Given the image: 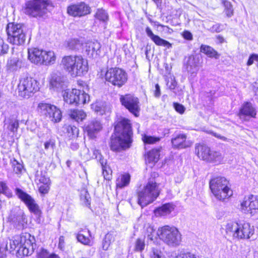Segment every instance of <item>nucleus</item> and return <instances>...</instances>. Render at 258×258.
<instances>
[{
	"instance_id": "11",
	"label": "nucleus",
	"mask_w": 258,
	"mask_h": 258,
	"mask_svg": "<svg viewBox=\"0 0 258 258\" xmlns=\"http://www.w3.org/2000/svg\"><path fill=\"white\" fill-rule=\"evenodd\" d=\"M105 78L106 80L112 85L120 88L126 82L127 75L121 69L112 68L107 71Z\"/></svg>"
},
{
	"instance_id": "4",
	"label": "nucleus",
	"mask_w": 258,
	"mask_h": 258,
	"mask_svg": "<svg viewBox=\"0 0 258 258\" xmlns=\"http://www.w3.org/2000/svg\"><path fill=\"white\" fill-rule=\"evenodd\" d=\"M157 175L156 173L152 174L146 185L137 192L138 203L142 208L152 203L159 195L160 190L155 179Z\"/></svg>"
},
{
	"instance_id": "32",
	"label": "nucleus",
	"mask_w": 258,
	"mask_h": 258,
	"mask_svg": "<svg viewBox=\"0 0 258 258\" xmlns=\"http://www.w3.org/2000/svg\"><path fill=\"white\" fill-rule=\"evenodd\" d=\"M43 59L42 65L50 66L55 63L56 56L53 51L44 50Z\"/></svg>"
},
{
	"instance_id": "58",
	"label": "nucleus",
	"mask_w": 258,
	"mask_h": 258,
	"mask_svg": "<svg viewBox=\"0 0 258 258\" xmlns=\"http://www.w3.org/2000/svg\"><path fill=\"white\" fill-rule=\"evenodd\" d=\"M254 60L258 61V55L256 54H252L250 55L248 59L247 65L251 66L253 64Z\"/></svg>"
},
{
	"instance_id": "9",
	"label": "nucleus",
	"mask_w": 258,
	"mask_h": 258,
	"mask_svg": "<svg viewBox=\"0 0 258 258\" xmlns=\"http://www.w3.org/2000/svg\"><path fill=\"white\" fill-rule=\"evenodd\" d=\"M39 89L38 82L34 78L26 76L20 79L17 90L19 96L28 99Z\"/></svg>"
},
{
	"instance_id": "33",
	"label": "nucleus",
	"mask_w": 258,
	"mask_h": 258,
	"mask_svg": "<svg viewBox=\"0 0 258 258\" xmlns=\"http://www.w3.org/2000/svg\"><path fill=\"white\" fill-rule=\"evenodd\" d=\"M223 159V156L221 153L215 151H210L209 156L208 157L206 162L219 164Z\"/></svg>"
},
{
	"instance_id": "52",
	"label": "nucleus",
	"mask_w": 258,
	"mask_h": 258,
	"mask_svg": "<svg viewBox=\"0 0 258 258\" xmlns=\"http://www.w3.org/2000/svg\"><path fill=\"white\" fill-rule=\"evenodd\" d=\"M9 50V45L5 43L0 37V55L7 53Z\"/></svg>"
},
{
	"instance_id": "21",
	"label": "nucleus",
	"mask_w": 258,
	"mask_h": 258,
	"mask_svg": "<svg viewBox=\"0 0 258 258\" xmlns=\"http://www.w3.org/2000/svg\"><path fill=\"white\" fill-rule=\"evenodd\" d=\"M67 77L60 73H53L51 75L50 84L51 86L56 89H61L67 87Z\"/></svg>"
},
{
	"instance_id": "40",
	"label": "nucleus",
	"mask_w": 258,
	"mask_h": 258,
	"mask_svg": "<svg viewBox=\"0 0 258 258\" xmlns=\"http://www.w3.org/2000/svg\"><path fill=\"white\" fill-rule=\"evenodd\" d=\"M100 43L98 41H94L89 43L87 51H88L89 53L91 51L92 55H93L95 53L98 54L99 52H100Z\"/></svg>"
},
{
	"instance_id": "43",
	"label": "nucleus",
	"mask_w": 258,
	"mask_h": 258,
	"mask_svg": "<svg viewBox=\"0 0 258 258\" xmlns=\"http://www.w3.org/2000/svg\"><path fill=\"white\" fill-rule=\"evenodd\" d=\"M67 132L70 134V137H71L72 138H75L78 137L79 130L74 125H69L67 127Z\"/></svg>"
},
{
	"instance_id": "41",
	"label": "nucleus",
	"mask_w": 258,
	"mask_h": 258,
	"mask_svg": "<svg viewBox=\"0 0 258 258\" xmlns=\"http://www.w3.org/2000/svg\"><path fill=\"white\" fill-rule=\"evenodd\" d=\"M152 41L158 46H166L168 48L171 47V44L168 41L162 39L157 35Z\"/></svg>"
},
{
	"instance_id": "7",
	"label": "nucleus",
	"mask_w": 258,
	"mask_h": 258,
	"mask_svg": "<svg viewBox=\"0 0 258 258\" xmlns=\"http://www.w3.org/2000/svg\"><path fill=\"white\" fill-rule=\"evenodd\" d=\"M157 234L159 238L170 247H176L181 241V235L174 226L165 225L158 229Z\"/></svg>"
},
{
	"instance_id": "45",
	"label": "nucleus",
	"mask_w": 258,
	"mask_h": 258,
	"mask_svg": "<svg viewBox=\"0 0 258 258\" xmlns=\"http://www.w3.org/2000/svg\"><path fill=\"white\" fill-rule=\"evenodd\" d=\"M0 193H3L8 197H11L12 194L10 189L4 181H0Z\"/></svg>"
},
{
	"instance_id": "37",
	"label": "nucleus",
	"mask_w": 258,
	"mask_h": 258,
	"mask_svg": "<svg viewBox=\"0 0 258 258\" xmlns=\"http://www.w3.org/2000/svg\"><path fill=\"white\" fill-rule=\"evenodd\" d=\"M95 18L106 24L109 20V16L106 11L102 9H98L95 14Z\"/></svg>"
},
{
	"instance_id": "62",
	"label": "nucleus",
	"mask_w": 258,
	"mask_h": 258,
	"mask_svg": "<svg viewBox=\"0 0 258 258\" xmlns=\"http://www.w3.org/2000/svg\"><path fill=\"white\" fill-rule=\"evenodd\" d=\"M146 32L148 36L152 40L157 36L153 33L152 31L149 27L146 28Z\"/></svg>"
},
{
	"instance_id": "61",
	"label": "nucleus",
	"mask_w": 258,
	"mask_h": 258,
	"mask_svg": "<svg viewBox=\"0 0 258 258\" xmlns=\"http://www.w3.org/2000/svg\"><path fill=\"white\" fill-rule=\"evenodd\" d=\"M183 37L187 40H192L193 39L192 34L188 31H184L182 33Z\"/></svg>"
},
{
	"instance_id": "31",
	"label": "nucleus",
	"mask_w": 258,
	"mask_h": 258,
	"mask_svg": "<svg viewBox=\"0 0 258 258\" xmlns=\"http://www.w3.org/2000/svg\"><path fill=\"white\" fill-rule=\"evenodd\" d=\"M174 210L173 205L170 203L163 205L155 210L156 215L165 216L170 214Z\"/></svg>"
},
{
	"instance_id": "59",
	"label": "nucleus",
	"mask_w": 258,
	"mask_h": 258,
	"mask_svg": "<svg viewBox=\"0 0 258 258\" xmlns=\"http://www.w3.org/2000/svg\"><path fill=\"white\" fill-rule=\"evenodd\" d=\"M49 254L46 250L43 249L38 253L37 258H48Z\"/></svg>"
},
{
	"instance_id": "18",
	"label": "nucleus",
	"mask_w": 258,
	"mask_h": 258,
	"mask_svg": "<svg viewBox=\"0 0 258 258\" xmlns=\"http://www.w3.org/2000/svg\"><path fill=\"white\" fill-rule=\"evenodd\" d=\"M256 115L255 107L249 102H244L241 105L238 114L239 118L244 121H248L250 118H254Z\"/></svg>"
},
{
	"instance_id": "24",
	"label": "nucleus",
	"mask_w": 258,
	"mask_h": 258,
	"mask_svg": "<svg viewBox=\"0 0 258 258\" xmlns=\"http://www.w3.org/2000/svg\"><path fill=\"white\" fill-rule=\"evenodd\" d=\"M102 128V124L100 120L93 119L86 126V131L90 138L93 139Z\"/></svg>"
},
{
	"instance_id": "19",
	"label": "nucleus",
	"mask_w": 258,
	"mask_h": 258,
	"mask_svg": "<svg viewBox=\"0 0 258 258\" xmlns=\"http://www.w3.org/2000/svg\"><path fill=\"white\" fill-rule=\"evenodd\" d=\"M254 233V228L249 223H239L238 230L235 233V238L239 239H249Z\"/></svg>"
},
{
	"instance_id": "22",
	"label": "nucleus",
	"mask_w": 258,
	"mask_h": 258,
	"mask_svg": "<svg viewBox=\"0 0 258 258\" xmlns=\"http://www.w3.org/2000/svg\"><path fill=\"white\" fill-rule=\"evenodd\" d=\"M185 134H178L171 139V143L173 148L185 149L191 146L192 143L186 140Z\"/></svg>"
},
{
	"instance_id": "39",
	"label": "nucleus",
	"mask_w": 258,
	"mask_h": 258,
	"mask_svg": "<svg viewBox=\"0 0 258 258\" xmlns=\"http://www.w3.org/2000/svg\"><path fill=\"white\" fill-rule=\"evenodd\" d=\"M114 241V237L112 233H108L105 236L102 242V248L104 250H107L110 244Z\"/></svg>"
},
{
	"instance_id": "50",
	"label": "nucleus",
	"mask_w": 258,
	"mask_h": 258,
	"mask_svg": "<svg viewBox=\"0 0 258 258\" xmlns=\"http://www.w3.org/2000/svg\"><path fill=\"white\" fill-rule=\"evenodd\" d=\"M81 199L86 206L90 205V197L87 191H84L81 193Z\"/></svg>"
},
{
	"instance_id": "8",
	"label": "nucleus",
	"mask_w": 258,
	"mask_h": 258,
	"mask_svg": "<svg viewBox=\"0 0 258 258\" xmlns=\"http://www.w3.org/2000/svg\"><path fill=\"white\" fill-rule=\"evenodd\" d=\"M228 183V180L224 177L218 176L211 179L209 183L210 188L217 200H224L232 195Z\"/></svg>"
},
{
	"instance_id": "15",
	"label": "nucleus",
	"mask_w": 258,
	"mask_h": 258,
	"mask_svg": "<svg viewBox=\"0 0 258 258\" xmlns=\"http://www.w3.org/2000/svg\"><path fill=\"white\" fill-rule=\"evenodd\" d=\"M9 221L16 229L22 230L27 226V220L24 212L20 209L11 211Z\"/></svg>"
},
{
	"instance_id": "1",
	"label": "nucleus",
	"mask_w": 258,
	"mask_h": 258,
	"mask_svg": "<svg viewBox=\"0 0 258 258\" xmlns=\"http://www.w3.org/2000/svg\"><path fill=\"white\" fill-rule=\"evenodd\" d=\"M35 241L34 237L28 233L15 235L9 239V243L0 245V258H6V250L10 252L15 250L17 256L21 257L31 255L36 246Z\"/></svg>"
},
{
	"instance_id": "20",
	"label": "nucleus",
	"mask_w": 258,
	"mask_h": 258,
	"mask_svg": "<svg viewBox=\"0 0 258 258\" xmlns=\"http://www.w3.org/2000/svg\"><path fill=\"white\" fill-rule=\"evenodd\" d=\"M44 50L38 48H31L28 49V58L30 61L37 65H42Z\"/></svg>"
},
{
	"instance_id": "63",
	"label": "nucleus",
	"mask_w": 258,
	"mask_h": 258,
	"mask_svg": "<svg viewBox=\"0 0 258 258\" xmlns=\"http://www.w3.org/2000/svg\"><path fill=\"white\" fill-rule=\"evenodd\" d=\"M155 96L156 97H159L160 96V86L158 84H156L155 85Z\"/></svg>"
},
{
	"instance_id": "36",
	"label": "nucleus",
	"mask_w": 258,
	"mask_h": 258,
	"mask_svg": "<svg viewBox=\"0 0 258 258\" xmlns=\"http://www.w3.org/2000/svg\"><path fill=\"white\" fill-rule=\"evenodd\" d=\"M130 175L129 174H124L121 175L116 180V186L118 188H123L127 186L130 181Z\"/></svg>"
},
{
	"instance_id": "25",
	"label": "nucleus",
	"mask_w": 258,
	"mask_h": 258,
	"mask_svg": "<svg viewBox=\"0 0 258 258\" xmlns=\"http://www.w3.org/2000/svg\"><path fill=\"white\" fill-rule=\"evenodd\" d=\"M210 149L205 144H196L195 145V153L201 159L206 161L210 153Z\"/></svg>"
},
{
	"instance_id": "13",
	"label": "nucleus",
	"mask_w": 258,
	"mask_h": 258,
	"mask_svg": "<svg viewBox=\"0 0 258 258\" xmlns=\"http://www.w3.org/2000/svg\"><path fill=\"white\" fill-rule=\"evenodd\" d=\"M119 101L122 106L135 116L139 115L140 102L138 97L131 94L119 95Z\"/></svg>"
},
{
	"instance_id": "29",
	"label": "nucleus",
	"mask_w": 258,
	"mask_h": 258,
	"mask_svg": "<svg viewBox=\"0 0 258 258\" xmlns=\"http://www.w3.org/2000/svg\"><path fill=\"white\" fill-rule=\"evenodd\" d=\"M70 117L76 121H82L86 117V113L83 110L71 109L69 111Z\"/></svg>"
},
{
	"instance_id": "47",
	"label": "nucleus",
	"mask_w": 258,
	"mask_h": 258,
	"mask_svg": "<svg viewBox=\"0 0 258 258\" xmlns=\"http://www.w3.org/2000/svg\"><path fill=\"white\" fill-rule=\"evenodd\" d=\"M19 127V122L17 120H11L7 126V129L14 133L17 131Z\"/></svg>"
},
{
	"instance_id": "46",
	"label": "nucleus",
	"mask_w": 258,
	"mask_h": 258,
	"mask_svg": "<svg viewBox=\"0 0 258 258\" xmlns=\"http://www.w3.org/2000/svg\"><path fill=\"white\" fill-rule=\"evenodd\" d=\"M77 238L78 241L84 245H90L91 240L90 238L82 233H79L77 235Z\"/></svg>"
},
{
	"instance_id": "10",
	"label": "nucleus",
	"mask_w": 258,
	"mask_h": 258,
	"mask_svg": "<svg viewBox=\"0 0 258 258\" xmlns=\"http://www.w3.org/2000/svg\"><path fill=\"white\" fill-rule=\"evenodd\" d=\"M64 101L70 104L79 105L84 104L89 101V96L84 91L73 89L72 90H66L63 92Z\"/></svg>"
},
{
	"instance_id": "34",
	"label": "nucleus",
	"mask_w": 258,
	"mask_h": 258,
	"mask_svg": "<svg viewBox=\"0 0 258 258\" xmlns=\"http://www.w3.org/2000/svg\"><path fill=\"white\" fill-rule=\"evenodd\" d=\"M239 224V223L235 221H228L225 226L226 233L235 238V233H237V231L238 230Z\"/></svg>"
},
{
	"instance_id": "2",
	"label": "nucleus",
	"mask_w": 258,
	"mask_h": 258,
	"mask_svg": "<svg viewBox=\"0 0 258 258\" xmlns=\"http://www.w3.org/2000/svg\"><path fill=\"white\" fill-rule=\"evenodd\" d=\"M133 132L131 121L121 118L114 127V135L111 138L110 148L114 151H119L128 148L132 142Z\"/></svg>"
},
{
	"instance_id": "49",
	"label": "nucleus",
	"mask_w": 258,
	"mask_h": 258,
	"mask_svg": "<svg viewBox=\"0 0 258 258\" xmlns=\"http://www.w3.org/2000/svg\"><path fill=\"white\" fill-rule=\"evenodd\" d=\"M80 46V42L77 39H71L68 41V47L71 50H75L78 49Z\"/></svg>"
},
{
	"instance_id": "64",
	"label": "nucleus",
	"mask_w": 258,
	"mask_h": 258,
	"mask_svg": "<svg viewBox=\"0 0 258 258\" xmlns=\"http://www.w3.org/2000/svg\"><path fill=\"white\" fill-rule=\"evenodd\" d=\"M64 237L60 236L59 239L58 247L60 249H62L64 247Z\"/></svg>"
},
{
	"instance_id": "42",
	"label": "nucleus",
	"mask_w": 258,
	"mask_h": 258,
	"mask_svg": "<svg viewBox=\"0 0 258 258\" xmlns=\"http://www.w3.org/2000/svg\"><path fill=\"white\" fill-rule=\"evenodd\" d=\"M142 140L145 144H153L159 142L160 140V138L144 135Z\"/></svg>"
},
{
	"instance_id": "53",
	"label": "nucleus",
	"mask_w": 258,
	"mask_h": 258,
	"mask_svg": "<svg viewBox=\"0 0 258 258\" xmlns=\"http://www.w3.org/2000/svg\"><path fill=\"white\" fill-rule=\"evenodd\" d=\"M39 187V191L43 194H47L49 190L50 183H42Z\"/></svg>"
},
{
	"instance_id": "30",
	"label": "nucleus",
	"mask_w": 258,
	"mask_h": 258,
	"mask_svg": "<svg viewBox=\"0 0 258 258\" xmlns=\"http://www.w3.org/2000/svg\"><path fill=\"white\" fill-rule=\"evenodd\" d=\"M160 149H153L149 151L146 156V161L149 163H155L159 159Z\"/></svg>"
},
{
	"instance_id": "35",
	"label": "nucleus",
	"mask_w": 258,
	"mask_h": 258,
	"mask_svg": "<svg viewBox=\"0 0 258 258\" xmlns=\"http://www.w3.org/2000/svg\"><path fill=\"white\" fill-rule=\"evenodd\" d=\"M200 51L201 52L206 54L210 57L218 58L219 57V54L218 52L212 47L208 45H202L200 48Z\"/></svg>"
},
{
	"instance_id": "17",
	"label": "nucleus",
	"mask_w": 258,
	"mask_h": 258,
	"mask_svg": "<svg viewBox=\"0 0 258 258\" xmlns=\"http://www.w3.org/2000/svg\"><path fill=\"white\" fill-rule=\"evenodd\" d=\"M68 13L73 17H81L91 13V8L84 2H80L70 6L68 8Z\"/></svg>"
},
{
	"instance_id": "38",
	"label": "nucleus",
	"mask_w": 258,
	"mask_h": 258,
	"mask_svg": "<svg viewBox=\"0 0 258 258\" xmlns=\"http://www.w3.org/2000/svg\"><path fill=\"white\" fill-rule=\"evenodd\" d=\"M36 180L40 183H50V180L45 171H37L35 174Z\"/></svg>"
},
{
	"instance_id": "55",
	"label": "nucleus",
	"mask_w": 258,
	"mask_h": 258,
	"mask_svg": "<svg viewBox=\"0 0 258 258\" xmlns=\"http://www.w3.org/2000/svg\"><path fill=\"white\" fill-rule=\"evenodd\" d=\"M175 258H198L191 252L182 253L177 255Z\"/></svg>"
},
{
	"instance_id": "60",
	"label": "nucleus",
	"mask_w": 258,
	"mask_h": 258,
	"mask_svg": "<svg viewBox=\"0 0 258 258\" xmlns=\"http://www.w3.org/2000/svg\"><path fill=\"white\" fill-rule=\"evenodd\" d=\"M167 85L170 90H173L175 89L177 85V82L174 79L171 78L170 80H169V81L167 82Z\"/></svg>"
},
{
	"instance_id": "6",
	"label": "nucleus",
	"mask_w": 258,
	"mask_h": 258,
	"mask_svg": "<svg viewBox=\"0 0 258 258\" xmlns=\"http://www.w3.org/2000/svg\"><path fill=\"white\" fill-rule=\"evenodd\" d=\"M8 41L16 45L23 44L26 40L27 28L20 23H9L6 27Z\"/></svg>"
},
{
	"instance_id": "48",
	"label": "nucleus",
	"mask_w": 258,
	"mask_h": 258,
	"mask_svg": "<svg viewBox=\"0 0 258 258\" xmlns=\"http://www.w3.org/2000/svg\"><path fill=\"white\" fill-rule=\"evenodd\" d=\"M145 244L144 239L138 238L135 242V250L138 251H142L145 248Z\"/></svg>"
},
{
	"instance_id": "5",
	"label": "nucleus",
	"mask_w": 258,
	"mask_h": 258,
	"mask_svg": "<svg viewBox=\"0 0 258 258\" xmlns=\"http://www.w3.org/2000/svg\"><path fill=\"white\" fill-rule=\"evenodd\" d=\"M50 7H53L50 0H31L25 4L24 13L30 17L42 19L46 17Z\"/></svg>"
},
{
	"instance_id": "16",
	"label": "nucleus",
	"mask_w": 258,
	"mask_h": 258,
	"mask_svg": "<svg viewBox=\"0 0 258 258\" xmlns=\"http://www.w3.org/2000/svg\"><path fill=\"white\" fill-rule=\"evenodd\" d=\"M241 209L245 214L254 215L258 211V196L251 195L245 198L241 203Z\"/></svg>"
},
{
	"instance_id": "27",
	"label": "nucleus",
	"mask_w": 258,
	"mask_h": 258,
	"mask_svg": "<svg viewBox=\"0 0 258 258\" xmlns=\"http://www.w3.org/2000/svg\"><path fill=\"white\" fill-rule=\"evenodd\" d=\"M96 158H98L99 162L101 165L102 174L104 179L106 180H110L111 177L112 170L109 166L106 164V160L102 158V155L100 154H99L98 156H96Z\"/></svg>"
},
{
	"instance_id": "12",
	"label": "nucleus",
	"mask_w": 258,
	"mask_h": 258,
	"mask_svg": "<svg viewBox=\"0 0 258 258\" xmlns=\"http://www.w3.org/2000/svg\"><path fill=\"white\" fill-rule=\"evenodd\" d=\"M38 111L51 121L56 123L59 122L62 118L60 110L53 105L45 103H40L37 107Z\"/></svg>"
},
{
	"instance_id": "23",
	"label": "nucleus",
	"mask_w": 258,
	"mask_h": 258,
	"mask_svg": "<svg viewBox=\"0 0 258 258\" xmlns=\"http://www.w3.org/2000/svg\"><path fill=\"white\" fill-rule=\"evenodd\" d=\"M186 69L190 74V77H195L199 69V58L194 55L188 57L186 63Z\"/></svg>"
},
{
	"instance_id": "26",
	"label": "nucleus",
	"mask_w": 258,
	"mask_h": 258,
	"mask_svg": "<svg viewBox=\"0 0 258 258\" xmlns=\"http://www.w3.org/2000/svg\"><path fill=\"white\" fill-rule=\"evenodd\" d=\"M23 64L22 61L18 57H11L8 59L7 68L10 72H15L19 71Z\"/></svg>"
},
{
	"instance_id": "57",
	"label": "nucleus",
	"mask_w": 258,
	"mask_h": 258,
	"mask_svg": "<svg viewBox=\"0 0 258 258\" xmlns=\"http://www.w3.org/2000/svg\"><path fill=\"white\" fill-rule=\"evenodd\" d=\"M161 251L155 248L152 249V254L151 255V258H165L164 256L161 255Z\"/></svg>"
},
{
	"instance_id": "14",
	"label": "nucleus",
	"mask_w": 258,
	"mask_h": 258,
	"mask_svg": "<svg viewBox=\"0 0 258 258\" xmlns=\"http://www.w3.org/2000/svg\"><path fill=\"white\" fill-rule=\"evenodd\" d=\"M15 194L19 199L25 204L31 213L37 217L40 216L41 211L39 207L30 195L19 188L15 189Z\"/></svg>"
},
{
	"instance_id": "44",
	"label": "nucleus",
	"mask_w": 258,
	"mask_h": 258,
	"mask_svg": "<svg viewBox=\"0 0 258 258\" xmlns=\"http://www.w3.org/2000/svg\"><path fill=\"white\" fill-rule=\"evenodd\" d=\"M225 8L224 12L228 17H231L233 15V10L231 4L228 1H224Z\"/></svg>"
},
{
	"instance_id": "54",
	"label": "nucleus",
	"mask_w": 258,
	"mask_h": 258,
	"mask_svg": "<svg viewBox=\"0 0 258 258\" xmlns=\"http://www.w3.org/2000/svg\"><path fill=\"white\" fill-rule=\"evenodd\" d=\"M173 106L175 110L180 114H183L185 110V108L183 105L178 103H174Z\"/></svg>"
},
{
	"instance_id": "56",
	"label": "nucleus",
	"mask_w": 258,
	"mask_h": 258,
	"mask_svg": "<svg viewBox=\"0 0 258 258\" xmlns=\"http://www.w3.org/2000/svg\"><path fill=\"white\" fill-rule=\"evenodd\" d=\"M210 30L212 32H220L223 30V26L220 24H216Z\"/></svg>"
},
{
	"instance_id": "3",
	"label": "nucleus",
	"mask_w": 258,
	"mask_h": 258,
	"mask_svg": "<svg viewBox=\"0 0 258 258\" xmlns=\"http://www.w3.org/2000/svg\"><path fill=\"white\" fill-rule=\"evenodd\" d=\"M63 69L72 77L84 76L88 71L87 60L81 55L64 56L61 62Z\"/></svg>"
},
{
	"instance_id": "28",
	"label": "nucleus",
	"mask_w": 258,
	"mask_h": 258,
	"mask_svg": "<svg viewBox=\"0 0 258 258\" xmlns=\"http://www.w3.org/2000/svg\"><path fill=\"white\" fill-rule=\"evenodd\" d=\"M91 108L97 114L100 115L105 114L109 110L105 103L101 102H96L92 104Z\"/></svg>"
},
{
	"instance_id": "51",
	"label": "nucleus",
	"mask_w": 258,
	"mask_h": 258,
	"mask_svg": "<svg viewBox=\"0 0 258 258\" xmlns=\"http://www.w3.org/2000/svg\"><path fill=\"white\" fill-rule=\"evenodd\" d=\"M12 164L13 167L14 171L16 173L19 174L22 172L23 167L22 164L19 163L16 160L14 159L12 162Z\"/></svg>"
}]
</instances>
